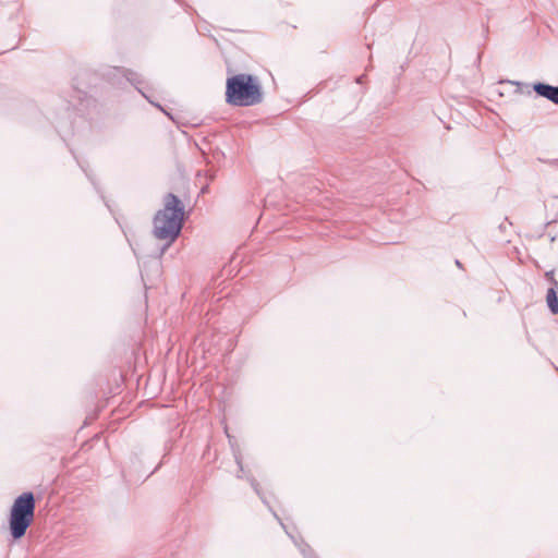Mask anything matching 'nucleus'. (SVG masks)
Segmentation results:
<instances>
[{"label":"nucleus","instance_id":"0eeeda50","mask_svg":"<svg viewBox=\"0 0 558 558\" xmlns=\"http://www.w3.org/2000/svg\"><path fill=\"white\" fill-rule=\"evenodd\" d=\"M546 279L551 283V288L558 290V281L554 277V270H549L545 274Z\"/></svg>","mask_w":558,"mask_h":558},{"label":"nucleus","instance_id":"f257e3e1","mask_svg":"<svg viewBox=\"0 0 558 558\" xmlns=\"http://www.w3.org/2000/svg\"><path fill=\"white\" fill-rule=\"evenodd\" d=\"M184 221V205L174 194L168 193L163 197V207L159 209L153 219L154 236L165 242L160 254L178 239Z\"/></svg>","mask_w":558,"mask_h":558},{"label":"nucleus","instance_id":"423d86ee","mask_svg":"<svg viewBox=\"0 0 558 558\" xmlns=\"http://www.w3.org/2000/svg\"><path fill=\"white\" fill-rule=\"evenodd\" d=\"M125 76H126L128 81H130L131 84H133L138 89V92H141L143 94V96L146 97L145 94L138 87V85L142 84V81L137 77V74H135L132 71H128Z\"/></svg>","mask_w":558,"mask_h":558},{"label":"nucleus","instance_id":"20e7f679","mask_svg":"<svg viewBox=\"0 0 558 558\" xmlns=\"http://www.w3.org/2000/svg\"><path fill=\"white\" fill-rule=\"evenodd\" d=\"M533 90L537 96L546 98L555 105H558V86L537 82L533 84Z\"/></svg>","mask_w":558,"mask_h":558},{"label":"nucleus","instance_id":"6e6552de","mask_svg":"<svg viewBox=\"0 0 558 558\" xmlns=\"http://www.w3.org/2000/svg\"><path fill=\"white\" fill-rule=\"evenodd\" d=\"M252 486L254 487L255 492L259 495V490L257 488V484L255 483V481H252Z\"/></svg>","mask_w":558,"mask_h":558},{"label":"nucleus","instance_id":"9d476101","mask_svg":"<svg viewBox=\"0 0 558 558\" xmlns=\"http://www.w3.org/2000/svg\"><path fill=\"white\" fill-rule=\"evenodd\" d=\"M362 80H363V76H360V77L356 78V82L357 83H362Z\"/></svg>","mask_w":558,"mask_h":558},{"label":"nucleus","instance_id":"1a4fd4ad","mask_svg":"<svg viewBox=\"0 0 558 558\" xmlns=\"http://www.w3.org/2000/svg\"><path fill=\"white\" fill-rule=\"evenodd\" d=\"M306 548L307 546H301L300 549L304 556H306Z\"/></svg>","mask_w":558,"mask_h":558},{"label":"nucleus","instance_id":"9b49d317","mask_svg":"<svg viewBox=\"0 0 558 558\" xmlns=\"http://www.w3.org/2000/svg\"><path fill=\"white\" fill-rule=\"evenodd\" d=\"M456 264H457V266L461 267V264L458 259L456 260Z\"/></svg>","mask_w":558,"mask_h":558},{"label":"nucleus","instance_id":"7ed1b4c3","mask_svg":"<svg viewBox=\"0 0 558 558\" xmlns=\"http://www.w3.org/2000/svg\"><path fill=\"white\" fill-rule=\"evenodd\" d=\"M35 511L33 493H23L13 502L10 514V531L14 539L23 537L32 524Z\"/></svg>","mask_w":558,"mask_h":558},{"label":"nucleus","instance_id":"f03ea898","mask_svg":"<svg viewBox=\"0 0 558 558\" xmlns=\"http://www.w3.org/2000/svg\"><path fill=\"white\" fill-rule=\"evenodd\" d=\"M226 100L238 107H250L262 102L259 84L250 74H236L227 80Z\"/></svg>","mask_w":558,"mask_h":558},{"label":"nucleus","instance_id":"39448f33","mask_svg":"<svg viewBox=\"0 0 558 558\" xmlns=\"http://www.w3.org/2000/svg\"><path fill=\"white\" fill-rule=\"evenodd\" d=\"M548 307L553 314H558V296L555 288H549L546 295Z\"/></svg>","mask_w":558,"mask_h":558}]
</instances>
